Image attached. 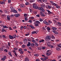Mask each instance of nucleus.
Here are the masks:
<instances>
[{
    "instance_id": "8",
    "label": "nucleus",
    "mask_w": 61,
    "mask_h": 61,
    "mask_svg": "<svg viewBox=\"0 0 61 61\" xmlns=\"http://www.w3.org/2000/svg\"><path fill=\"white\" fill-rule=\"evenodd\" d=\"M24 43H25H25H26L27 42V39L25 38V39H24Z\"/></svg>"
},
{
    "instance_id": "50",
    "label": "nucleus",
    "mask_w": 61,
    "mask_h": 61,
    "mask_svg": "<svg viewBox=\"0 0 61 61\" xmlns=\"http://www.w3.org/2000/svg\"><path fill=\"white\" fill-rule=\"evenodd\" d=\"M11 2V0H8V2L9 3H10Z\"/></svg>"
},
{
    "instance_id": "9",
    "label": "nucleus",
    "mask_w": 61,
    "mask_h": 61,
    "mask_svg": "<svg viewBox=\"0 0 61 61\" xmlns=\"http://www.w3.org/2000/svg\"><path fill=\"white\" fill-rule=\"evenodd\" d=\"M14 15L16 17H18V16H20V14H15Z\"/></svg>"
},
{
    "instance_id": "23",
    "label": "nucleus",
    "mask_w": 61,
    "mask_h": 61,
    "mask_svg": "<svg viewBox=\"0 0 61 61\" xmlns=\"http://www.w3.org/2000/svg\"><path fill=\"white\" fill-rule=\"evenodd\" d=\"M36 32L35 31H34L32 32L31 33L32 34H36Z\"/></svg>"
},
{
    "instance_id": "24",
    "label": "nucleus",
    "mask_w": 61,
    "mask_h": 61,
    "mask_svg": "<svg viewBox=\"0 0 61 61\" xmlns=\"http://www.w3.org/2000/svg\"><path fill=\"white\" fill-rule=\"evenodd\" d=\"M48 8H48V9H50L51 8V6L49 5H48Z\"/></svg>"
},
{
    "instance_id": "32",
    "label": "nucleus",
    "mask_w": 61,
    "mask_h": 61,
    "mask_svg": "<svg viewBox=\"0 0 61 61\" xmlns=\"http://www.w3.org/2000/svg\"><path fill=\"white\" fill-rule=\"evenodd\" d=\"M13 12L14 13H17V11L15 10H13Z\"/></svg>"
},
{
    "instance_id": "52",
    "label": "nucleus",
    "mask_w": 61,
    "mask_h": 61,
    "mask_svg": "<svg viewBox=\"0 0 61 61\" xmlns=\"http://www.w3.org/2000/svg\"><path fill=\"white\" fill-rule=\"evenodd\" d=\"M53 5H54L55 6H56V5H57V4H56L55 3H54L53 4Z\"/></svg>"
},
{
    "instance_id": "49",
    "label": "nucleus",
    "mask_w": 61,
    "mask_h": 61,
    "mask_svg": "<svg viewBox=\"0 0 61 61\" xmlns=\"http://www.w3.org/2000/svg\"><path fill=\"white\" fill-rule=\"evenodd\" d=\"M1 60L2 61H4V60H5V59L3 58L1 59Z\"/></svg>"
},
{
    "instance_id": "45",
    "label": "nucleus",
    "mask_w": 61,
    "mask_h": 61,
    "mask_svg": "<svg viewBox=\"0 0 61 61\" xmlns=\"http://www.w3.org/2000/svg\"><path fill=\"white\" fill-rule=\"evenodd\" d=\"M3 58L5 59H6V56H4L3 57Z\"/></svg>"
},
{
    "instance_id": "6",
    "label": "nucleus",
    "mask_w": 61,
    "mask_h": 61,
    "mask_svg": "<svg viewBox=\"0 0 61 61\" xmlns=\"http://www.w3.org/2000/svg\"><path fill=\"white\" fill-rule=\"evenodd\" d=\"M20 7H21V8H23L25 7V5L23 4H20Z\"/></svg>"
},
{
    "instance_id": "59",
    "label": "nucleus",
    "mask_w": 61,
    "mask_h": 61,
    "mask_svg": "<svg viewBox=\"0 0 61 61\" xmlns=\"http://www.w3.org/2000/svg\"><path fill=\"white\" fill-rule=\"evenodd\" d=\"M29 35V33H28L27 34H25V36H28V35Z\"/></svg>"
},
{
    "instance_id": "41",
    "label": "nucleus",
    "mask_w": 61,
    "mask_h": 61,
    "mask_svg": "<svg viewBox=\"0 0 61 61\" xmlns=\"http://www.w3.org/2000/svg\"><path fill=\"white\" fill-rule=\"evenodd\" d=\"M20 54H24V52L23 51H20Z\"/></svg>"
},
{
    "instance_id": "64",
    "label": "nucleus",
    "mask_w": 61,
    "mask_h": 61,
    "mask_svg": "<svg viewBox=\"0 0 61 61\" xmlns=\"http://www.w3.org/2000/svg\"><path fill=\"white\" fill-rule=\"evenodd\" d=\"M51 61H56V60H51Z\"/></svg>"
},
{
    "instance_id": "27",
    "label": "nucleus",
    "mask_w": 61,
    "mask_h": 61,
    "mask_svg": "<svg viewBox=\"0 0 61 61\" xmlns=\"http://www.w3.org/2000/svg\"><path fill=\"white\" fill-rule=\"evenodd\" d=\"M41 7H44H44H45V5H41Z\"/></svg>"
},
{
    "instance_id": "10",
    "label": "nucleus",
    "mask_w": 61,
    "mask_h": 61,
    "mask_svg": "<svg viewBox=\"0 0 61 61\" xmlns=\"http://www.w3.org/2000/svg\"><path fill=\"white\" fill-rule=\"evenodd\" d=\"M27 46H31V43L28 42Z\"/></svg>"
},
{
    "instance_id": "31",
    "label": "nucleus",
    "mask_w": 61,
    "mask_h": 61,
    "mask_svg": "<svg viewBox=\"0 0 61 61\" xmlns=\"http://www.w3.org/2000/svg\"><path fill=\"white\" fill-rule=\"evenodd\" d=\"M25 5H29V3L28 2H26L25 4Z\"/></svg>"
},
{
    "instance_id": "62",
    "label": "nucleus",
    "mask_w": 61,
    "mask_h": 61,
    "mask_svg": "<svg viewBox=\"0 0 61 61\" xmlns=\"http://www.w3.org/2000/svg\"><path fill=\"white\" fill-rule=\"evenodd\" d=\"M51 48H54V46H53L51 45Z\"/></svg>"
},
{
    "instance_id": "56",
    "label": "nucleus",
    "mask_w": 61,
    "mask_h": 61,
    "mask_svg": "<svg viewBox=\"0 0 61 61\" xmlns=\"http://www.w3.org/2000/svg\"><path fill=\"white\" fill-rule=\"evenodd\" d=\"M41 16H45V15H44L43 14H42V13Z\"/></svg>"
},
{
    "instance_id": "46",
    "label": "nucleus",
    "mask_w": 61,
    "mask_h": 61,
    "mask_svg": "<svg viewBox=\"0 0 61 61\" xmlns=\"http://www.w3.org/2000/svg\"><path fill=\"white\" fill-rule=\"evenodd\" d=\"M38 50H41V48L40 47H38Z\"/></svg>"
},
{
    "instance_id": "25",
    "label": "nucleus",
    "mask_w": 61,
    "mask_h": 61,
    "mask_svg": "<svg viewBox=\"0 0 61 61\" xmlns=\"http://www.w3.org/2000/svg\"><path fill=\"white\" fill-rule=\"evenodd\" d=\"M38 23V24H40V22L38 21H36V22H35V23Z\"/></svg>"
},
{
    "instance_id": "11",
    "label": "nucleus",
    "mask_w": 61,
    "mask_h": 61,
    "mask_svg": "<svg viewBox=\"0 0 61 61\" xmlns=\"http://www.w3.org/2000/svg\"><path fill=\"white\" fill-rule=\"evenodd\" d=\"M47 11L48 12V14H49L50 15H51V14H52V13L50 11L48 10H47Z\"/></svg>"
},
{
    "instance_id": "35",
    "label": "nucleus",
    "mask_w": 61,
    "mask_h": 61,
    "mask_svg": "<svg viewBox=\"0 0 61 61\" xmlns=\"http://www.w3.org/2000/svg\"><path fill=\"white\" fill-rule=\"evenodd\" d=\"M27 40L29 41H31V40L30 38L27 39Z\"/></svg>"
},
{
    "instance_id": "13",
    "label": "nucleus",
    "mask_w": 61,
    "mask_h": 61,
    "mask_svg": "<svg viewBox=\"0 0 61 61\" xmlns=\"http://www.w3.org/2000/svg\"><path fill=\"white\" fill-rule=\"evenodd\" d=\"M29 61V59L27 58H25V60L24 61Z\"/></svg>"
},
{
    "instance_id": "42",
    "label": "nucleus",
    "mask_w": 61,
    "mask_h": 61,
    "mask_svg": "<svg viewBox=\"0 0 61 61\" xmlns=\"http://www.w3.org/2000/svg\"><path fill=\"white\" fill-rule=\"evenodd\" d=\"M2 37L4 38H6V36L4 35H2Z\"/></svg>"
},
{
    "instance_id": "2",
    "label": "nucleus",
    "mask_w": 61,
    "mask_h": 61,
    "mask_svg": "<svg viewBox=\"0 0 61 61\" xmlns=\"http://www.w3.org/2000/svg\"><path fill=\"white\" fill-rule=\"evenodd\" d=\"M50 51L48 50L47 51L46 55L47 56H49L50 55H51V53L50 52H49Z\"/></svg>"
},
{
    "instance_id": "26",
    "label": "nucleus",
    "mask_w": 61,
    "mask_h": 61,
    "mask_svg": "<svg viewBox=\"0 0 61 61\" xmlns=\"http://www.w3.org/2000/svg\"><path fill=\"white\" fill-rule=\"evenodd\" d=\"M47 30H48V31H50V30H51V28H50L49 27H47Z\"/></svg>"
},
{
    "instance_id": "39",
    "label": "nucleus",
    "mask_w": 61,
    "mask_h": 61,
    "mask_svg": "<svg viewBox=\"0 0 61 61\" xmlns=\"http://www.w3.org/2000/svg\"><path fill=\"white\" fill-rule=\"evenodd\" d=\"M48 23H50V24H51V23H52V21H51L50 20H49L48 21Z\"/></svg>"
},
{
    "instance_id": "58",
    "label": "nucleus",
    "mask_w": 61,
    "mask_h": 61,
    "mask_svg": "<svg viewBox=\"0 0 61 61\" xmlns=\"http://www.w3.org/2000/svg\"><path fill=\"white\" fill-rule=\"evenodd\" d=\"M42 48L43 49H46V47H43Z\"/></svg>"
},
{
    "instance_id": "21",
    "label": "nucleus",
    "mask_w": 61,
    "mask_h": 61,
    "mask_svg": "<svg viewBox=\"0 0 61 61\" xmlns=\"http://www.w3.org/2000/svg\"><path fill=\"white\" fill-rule=\"evenodd\" d=\"M30 27H31V28L32 29H35V27L33 26H32L31 25H30Z\"/></svg>"
},
{
    "instance_id": "54",
    "label": "nucleus",
    "mask_w": 61,
    "mask_h": 61,
    "mask_svg": "<svg viewBox=\"0 0 61 61\" xmlns=\"http://www.w3.org/2000/svg\"><path fill=\"white\" fill-rule=\"evenodd\" d=\"M25 21H27V18L26 17L25 18Z\"/></svg>"
},
{
    "instance_id": "47",
    "label": "nucleus",
    "mask_w": 61,
    "mask_h": 61,
    "mask_svg": "<svg viewBox=\"0 0 61 61\" xmlns=\"http://www.w3.org/2000/svg\"><path fill=\"white\" fill-rule=\"evenodd\" d=\"M32 42H33V43H35L36 42V41H35L34 40H32Z\"/></svg>"
},
{
    "instance_id": "63",
    "label": "nucleus",
    "mask_w": 61,
    "mask_h": 61,
    "mask_svg": "<svg viewBox=\"0 0 61 61\" xmlns=\"http://www.w3.org/2000/svg\"><path fill=\"white\" fill-rule=\"evenodd\" d=\"M13 52H14V53L15 54L16 53V51H15V50H14L13 51Z\"/></svg>"
},
{
    "instance_id": "16",
    "label": "nucleus",
    "mask_w": 61,
    "mask_h": 61,
    "mask_svg": "<svg viewBox=\"0 0 61 61\" xmlns=\"http://www.w3.org/2000/svg\"><path fill=\"white\" fill-rule=\"evenodd\" d=\"M57 23L59 26H61V23L59 22H57Z\"/></svg>"
},
{
    "instance_id": "17",
    "label": "nucleus",
    "mask_w": 61,
    "mask_h": 61,
    "mask_svg": "<svg viewBox=\"0 0 61 61\" xmlns=\"http://www.w3.org/2000/svg\"><path fill=\"white\" fill-rule=\"evenodd\" d=\"M6 31L5 30V29H4V28H2V32H6Z\"/></svg>"
},
{
    "instance_id": "30",
    "label": "nucleus",
    "mask_w": 61,
    "mask_h": 61,
    "mask_svg": "<svg viewBox=\"0 0 61 61\" xmlns=\"http://www.w3.org/2000/svg\"><path fill=\"white\" fill-rule=\"evenodd\" d=\"M51 38L52 39H54V38H55V36H52L51 37Z\"/></svg>"
},
{
    "instance_id": "3",
    "label": "nucleus",
    "mask_w": 61,
    "mask_h": 61,
    "mask_svg": "<svg viewBox=\"0 0 61 61\" xmlns=\"http://www.w3.org/2000/svg\"><path fill=\"white\" fill-rule=\"evenodd\" d=\"M51 39V37L49 36H47L46 38V41H48V40H50Z\"/></svg>"
},
{
    "instance_id": "48",
    "label": "nucleus",
    "mask_w": 61,
    "mask_h": 61,
    "mask_svg": "<svg viewBox=\"0 0 61 61\" xmlns=\"http://www.w3.org/2000/svg\"><path fill=\"white\" fill-rule=\"evenodd\" d=\"M55 34H56L57 35V34H58V32H57V31H55Z\"/></svg>"
},
{
    "instance_id": "15",
    "label": "nucleus",
    "mask_w": 61,
    "mask_h": 61,
    "mask_svg": "<svg viewBox=\"0 0 61 61\" xmlns=\"http://www.w3.org/2000/svg\"><path fill=\"white\" fill-rule=\"evenodd\" d=\"M9 38H10V39H13V37L12 36H11V35H10L9 36Z\"/></svg>"
},
{
    "instance_id": "20",
    "label": "nucleus",
    "mask_w": 61,
    "mask_h": 61,
    "mask_svg": "<svg viewBox=\"0 0 61 61\" xmlns=\"http://www.w3.org/2000/svg\"><path fill=\"white\" fill-rule=\"evenodd\" d=\"M35 45L36 46H39L38 44L36 42L35 43Z\"/></svg>"
},
{
    "instance_id": "4",
    "label": "nucleus",
    "mask_w": 61,
    "mask_h": 61,
    "mask_svg": "<svg viewBox=\"0 0 61 61\" xmlns=\"http://www.w3.org/2000/svg\"><path fill=\"white\" fill-rule=\"evenodd\" d=\"M43 22L44 23V24H45L46 25H50L49 23L47 22V21H46V20L44 21Z\"/></svg>"
},
{
    "instance_id": "18",
    "label": "nucleus",
    "mask_w": 61,
    "mask_h": 61,
    "mask_svg": "<svg viewBox=\"0 0 61 61\" xmlns=\"http://www.w3.org/2000/svg\"><path fill=\"white\" fill-rule=\"evenodd\" d=\"M35 25L36 26H38L39 25V24H38L37 23H35Z\"/></svg>"
},
{
    "instance_id": "57",
    "label": "nucleus",
    "mask_w": 61,
    "mask_h": 61,
    "mask_svg": "<svg viewBox=\"0 0 61 61\" xmlns=\"http://www.w3.org/2000/svg\"><path fill=\"white\" fill-rule=\"evenodd\" d=\"M36 61H40V60H39V59H36Z\"/></svg>"
},
{
    "instance_id": "12",
    "label": "nucleus",
    "mask_w": 61,
    "mask_h": 61,
    "mask_svg": "<svg viewBox=\"0 0 61 61\" xmlns=\"http://www.w3.org/2000/svg\"><path fill=\"white\" fill-rule=\"evenodd\" d=\"M52 29L53 30H56V27H52Z\"/></svg>"
},
{
    "instance_id": "61",
    "label": "nucleus",
    "mask_w": 61,
    "mask_h": 61,
    "mask_svg": "<svg viewBox=\"0 0 61 61\" xmlns=\"http://www.w3.org/2000/svg\"><path fill=\"white\" fill-rule=\"evenodd\" d=\"M40 21L41 22H42L43 21V20L41 19H40Z\"/></svg>"
},
{
    "instance_id": "36",
    "label": "nucleus",
    "mask_w": 61,
    "mask_h": 61,
    "mask_svg": "<svg viewBox=\"0 0 61 61\" xmlns=\"http://www.w3.org/2000/svg\"><path fill=\"white\" fill-rule=\"evenodd\" d=\"M42 1L43 2H44L45 3V2H47V0H42Z\"/></svg>"
},
{
    "instance_id": "55",
    "label": "nucleus",
    "mask_w": 61,
    "mask_h": 61,
    "mask_svg": "<svg viewBox=\"0 0 61 61\" xmlns=\"http://www.w3.org/2000/svg\"><path fill=\"white\" fill-rule=\"evenodd\" d=\"M24 16L25 17V16H27V14H25L24 15Z\"/></svg>"
},
{
    "instance_id": "60",
    "label": "nucleus",
    "mask_w": 61,
    "mask_h": 61,
    "mask_svg": "<svg viewBox=\"0 0 61 61\" xmlns=\"http://www.w3.org/2000/svg\"><path fill=\"white\" fill-rule=\"evenodd\" d=\"M23 28V26H21L20 27V29L21 30H22Z\"/></svg>"
},
{
    "instance_id": "22",
    "label": "nucleus",
    "mask_w": 61,
    "mask_h": 61,
    "mask_svg": "<svg viewBox=\"0 0 61 61\" xmlns=\"http://www.w3.org/2000/svg\"><path fill=\"white\" fill-rule=\"evenodd\" d=\"M31 46L32 47L34 46H35V44L33 43H32L31 44Z\"/></svg>"
},
{
    "instance_id": "29",
    "label": "nucleus",
    "mask_w": 61,
    "mask_h": 61,
    "mask_svg": "<svg viewBox=\"0 0 61 61\" xmlns=\"http://www.w3.org/2000/svg\"><path fill=\"white\" fill-rule=\"evenodd\" d=\"M56 7L57 8H60V7L58 5H57H57L56 6Z\"/></svg>"
},
{
    "instance_id": "28",
    "label": "nucleus",
    "mask_w": 61,
    "mask_h": 61,
    "mask_svg": "<svg viewBox=\"0 0 61 61\" xmlns=\"http://www.w3.org/2000/svg\"><path fill=\"white\" fill-rule=\"evenodd\" d=\"M57 46L58 47H60V48H61V44H58L57 45Z\"/></svg>"
},
{
    "instance_id": "14",
    "label": "nucleus",
    "mask_w": 61,
    "mask_h": 61,
    "mask_svg": "<svg viewBox=\"0 0 61 61\" xmlns=\"http://www.w3.org/2000/svg\"><path fill=\"white\" fill-rule=\"evenodd\" d=\"M56 49L57 51H59V50H61L60 48L58 47H56Z\"/></svg>"
},
{
    "instance_id": "40",
    "label": "nucleus",
    "mask_w": 61,
    "mask_h": 61,
    "mask_svg": "<svg viewBox=\"0 0 61 61\" xmlns=\"http://www.w3.org/2000/svg\"><path fill=\"white\" fill-rule=\"evenodd\" d=\"M53 21H54L55 23H57V21H56L54 19L53 20Z\"/></svg>"
},
{
    "instance_id": "43",
    "label": "nucleus",
    "mask_w": 61,
    "mask_h": 61,
    "mask_svg": "<svg viewBox=\"0 0 61 61\" xmlns=\"http://www.w3.org/2000/svg\"><path fill=\"white\" fill-rule=\"evenodd\" d=\"M32 20H29V22H30L29 23H32Z\"/></svg>"
},
{
    "instance_id": "5",
    "label": "nucleus",
    "mask_w": 61,
    "mask_h": 61,
    "mask_svg": "<svg viewBox=\"0 0 61 61\" xmlns=\"http://www.w3.org/2000/svg\"><path fill=\"white\" fill-rule=\"evenodd\" d=\"M43 8H44L43 7H40L39 8V7H38V10H40V11H42V10L43 9Z\"/></svg>"
},
{
    "instance_id": "34",
    "label": "nucleus",
    "mask_w": 61,
    "mask_h": 61,
    "mask_svg": "<svg viewBox=\"0 0 61 61\" xmlns=\"http://www.w3.org/2000/svg\"><path fill=\"white\" fill-rule=\"evenodd\" d=\"M35 0H30V2L31 3H32V2H35Z\"/></svg>"
},
{
    "instance_id": "51",
    "label": "nucleus",
    "mask_w": 61,
    "mask_h": 61,
    "mask_svg": "<svg viewBox=\"0 0 61 61\" xmlns=\"http://www.w3.org/2000/svg\"><path fill=\"white\" fill-rule=\"evenodd\" d=\"M38 2H42V0H37Z\"/></svg>"
},
{
    "instance_id": "53",
    "label": "nucleus",
    "mask_w": 61,
    "mask_h": 61,
    "mask_svg": "<svg viewBox=\"0 0 61 61\" xmlns=\"http://www.w3.org/2000/svg\"><path fill=\"white\" fill-rule=\"evenodd\" d=\"M0 4H5V2H2L0 3Z\"/></svg>"
},
{
    "instance_id": "37",
    "label": "nucleus",
    "mask_w": 61,
    "mask_h": 61,
    "mask_svg": "<svg viewBox=\"0 0 61 61\" xmlns=\"http://www.w3.org/2000/svg\"><path fill=\"white\" fill-rule=\"evenodd\" d=\"M39 55L38 54H35L34 55V56H39Z\"/></svg>"
},
{
    "instance_id": "44",
    "label": "nucleus",
    "mask_w": 61,
    "mask_h": 61,
    "mask_svg": "<svg viewBox=\"0 0 61 61\" xmlns=\"http://www.w3.org/2000/svg\"><path fill=\"white\" fill-rule=\"evenodd\" d=\"M25 47V45H23L22 46V47L23 48H24Z\"/></svg>"
},
{
    "instance_id": "7",
    "label": "nucleus",
    "mask_w": 61,
    "mask_h": 61,
    "mask_svg": "<svg viewBox=\"0 0 61 61\" xmlns=\"http://www.w3.org/2000/svg\"><path fill=\"white\" fill-rule=\"evenodd\" d=\"M10 16H9V15H8L7 16V19L8 20H9H9H10Z\"/></svg>"
},
{
    "instance_id": "19",
    "label": "nucleus",
    "mask_w": 61,
    "mask_h": 61,
    "mask_svg": "<svg viewBox=\"0 0 61 61\" xmlns=\"http://www.w3.org/2000/svg\"><path fill=\"white\" fill-rule=\"evenodd\" d=\"M3 27L4 28H8V26H7L5 25L3 26Z\"/></svg>"
},
{
    "instance_id": "38",
    "label": "nucleus",
    "mask_w": 61,
    "mask_h": 61,
    "mask_svg": "<svg viewBox=\"0 0 61 61\" xmlns=\"http://www.w3.org/2000/svg\"><path fill=\"white\" fill-rule=\"evenodd\" d=\"M9 55H10V56H12V55H11V52H9Z\"/></svg>"
},
{
    "instance_id": "33",
    "label": "nucleus",
    "mask_w": 61,
    "mask_h": 61,
    "mask_svg": "<svg viewBox=\"0 0 61 61\" xmlns=\"http://www.w3.org/2000/svg\"><path fill=\"white\" fill-rule=\"evenodd\" d=\"M22 49H19V51H20V52H21V51H22Z\"/></svg>"
},
{
    "instance_id": "1",
    "label": "nucleus",
    "mask_w": 61,
    "mask_h": 61,
    "mask_svg": "<svg viewBox=\"0 0 61 61\" xmlns=\"http://www.w3.org/2000/svg\"><path fill=\"white\" fill-rule=\"evenodd\" d=\"M33 7L35 9H38V6H37V5L36 4H34L33 5Z\"/></svg>"
}]
</instances>
